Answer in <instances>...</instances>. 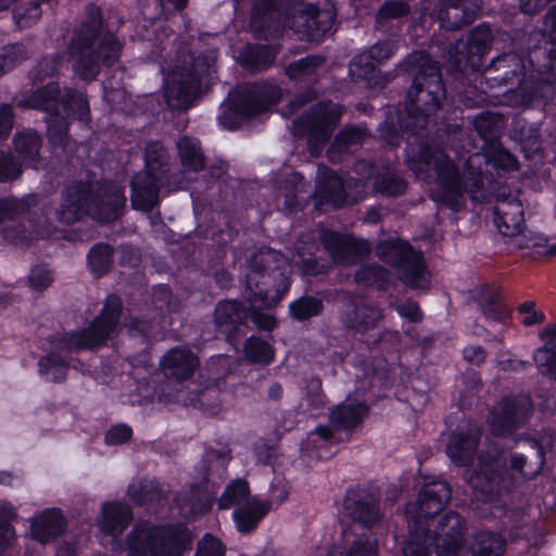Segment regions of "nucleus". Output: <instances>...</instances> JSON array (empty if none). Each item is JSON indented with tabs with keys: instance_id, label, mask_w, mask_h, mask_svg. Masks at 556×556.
Listing matches in <instances>:
<instances>
[{
	"instance_id": "nucleus-5",
	"label": "nucleus",
	"mask_w": 556,
	"mask_h": 556,
	"mask_svg": "<svg viewBox=\"0 0 556 556\" xmlns=\"http://www.w3.org/2000/svg\"><path fill=\"white\" fill-rule=\"evenodd\" d=\"M191 535L181 527L137 523L127 536L130 556H182L190 549Z\"/></svg>"
},
{
	"instance_id": "nucleus-51",
	"label": "nucleus",
	"mask_w": 556,
	"mask_h": 556,
	"mask_svg": "<svg viewBox=\"0 0 556 556\" xmlns=\"http://www.w3.org/2000/svg\"><path fill=\"white\" fill-rule=\"evenodd\" d=\"M405 187L404 180L393 173L379 177L375 182V189L387 195L400 194L405 190Z\"/></svg>"
},
{
	"instance_id": "nucleus-12",
	"label": "nucleus",
	"mask_w": 556,
	"mask_h": 556,
	"mask_svg": "<svg viewBox=\"0 0 556 556\" xmlns=\"http://www.w3.org/2000/svg\"><path fill=\"white\" fill-rule=\"evenodd\" d=\"M161 150L157 143H152L147 148L146 163L147 170L138 173L131 181V205L136 210L150 211L159 201L160 177L154 173L161 168V155L153 157L152 153Z\"/></svg>"
},
{
	"instance_id": "nucleus-46",
	"label": "nucleus",
	"mask_w": 556,
	"mask_h": 556,
	"mask_svg": "<svg viewBox=\"0 0 556 556\" xmlns=\"http://www.w3.org/2000/svg\"><path fill=\"white\" fill-rule=\"evenodd\" d=\"M244 352L245 356L254 363L268 364L274 358L271 346L258 338H250L244 344Z\"/></svg>"
},
{
	"instance_id": "nucleus-54",
	"label": "nucleus",
	"mask_w": 556,
	"mask_h": 556,
	"mask_svg": "<svg viewBox=\"0 0 556 556\" xmlns=\"http://www.w3.org/2000/svg\"><path fill=\"white\" fill-rule=\"evenodd\" d=\"M526 129V127H523ZM528 135L523 138L525 134H521L520 141L522 150L527 157H534L541 151V142L539 138V129L533 126L527 127Z\"/></svg>"
},
{
	"instance_id": "nucleus-55",
	"label": "nucleus",
	"mask_w": 556,
	"mask_h": 556,
	"mask_svg": "<svg viewBox=\"0 0 556 556\" xmlns=\"http://www.w3.org/2000/svg\"><path fill=\"white\" fill-rule=\"evenodd\" d=\"M408 13V5L401 0L386 2L378 12V20L396 18Z\"/></svg>"
},
{
	"instance_id": "nucleus-25",
	"label": "nucleus",
	"mask_w": 556,
	"mask_h": 556,
	"mask_svg": "<svg viewBox=\"0 0 556 556\" xmlns=\"http://www.w3.org/2000/svg\"><path fill=\"white\" fill-rule=\"evenodd\" d=\"M446 2L439 17L442 25L448 29L470 24L480 9V0H446Z\"/></svg>"
},
{
	"instance_id": "nucleus-27",
	"label": "nucleus",
	"mask_w": 556,
	"mask_h": 556,
	"mask_svg": "<svg viewBox=\"0 0 556 556\" xmlns=\"http://www.w3.org/2000/svg\"><path fill=\"white\" fill-rule=\"evenodd\" d=\"M344 506L348 515L365 527H370L380 518L378 501L372 495L350 494Z\"/></svg>"
},
{
	"instance_id": "nucleus-33",
	"label": "nucleus",
	"mask_w": 556,
	"mask_h": 556,
	"mask_svg": "<svg viewBox=\"0 0 556 556\" xmlns=\"http://www.w3.org/2000/svg\"><path fill=\"white\" fill-rule=\"evenodd\" d=\"M542 338L545 344L534 352V362L541 372L556 379V326L547 327Z\"/></svg>"
},
{
	"instance_id": "nucleus-28",
	"label": "nucleus",
	"mask_w": 556,
	"mask_h": 556,
	"mask_svg": "<svg viewBox=\"0 0 556 556\" xmlns=\"http://www.w3.org/2000/svg\"><path fill=\"white\" fill-rule=\"evenodd\" d=\"M64 530V518L58 509H47L31 519V536L46 544Z\"/></svg>"
},
{
	"instance_id": "nucleus-26",
	"label": "nucleus",
	"mask_w": 556,
	"mask_h": 556,
	"mask_svg": "<svg viewBox=\"0 0 556 556\" xmlns=\"http://www.w3.org/2000/svg\"><path fill=\"white\" fill-rule=\"evenodd\" d=\"M132 515L130 508L118 502H108L102 505L98 525L104 533L117 536L127 528Z\"/></svg>"
},
{
	"instance_id": "nucleus-43",
	"label": "nucleus",
	"mask_w": 556,
	"mask_h": 556,
	"mask_svg": "<svg viewBox=\"0 0 556 556\" xmlns=\"http://www.w3.org/2000/svg\"><path fill=\"white\" fill-rule=\"evenodd\" d=\"M16 152L24 161L35 166L36 156L40 149V138L36 132H24L17 135L14 139Z\"/></svg>"
},
{
	"instance_id": "nucleus-53",
	"label": "nucleus",
	"mask_w": 556,
	"mask_h": 556,
	"mask_svg": "<svg viewBox=\"0 0 556 556\" xmlns=\"http://www.w3.org/2000/svg\"><path fill=\"white\" fill-rule=\"evenodd\" d=\"M388 274L380 266L363 267L355 274V280L359 285L372 286L379 282L387 281Z\"/></svg>"
},
{
	"instance_id": "nucleus-3",
	"label": "nucleus",
	"mask_w": 556,
	"mask_h": 556,
	"mask_svg": "<svg viewBox=\"0 0 556 556\" xmlns=\"http://www.w3.org/2000/svg\"><path fill=\"white\" fill-rule=\"evenodd\" d=\"M125 204L126 197L115 184H79L66 189L58 215L64 224L76 222L83 214H90L99 222L110 223L121 216Z\"/></svg>"
},
{
	"instance_id": "nucleus-4",
	"label": "nucleus",
	"mask_w": 556,
	"mask_h": 556,
	"mask_svg": "<svg viewBox=\"0 0 556 556\" xmlns=\"http://www.w3.org/2000/svg\"><path fill=\"white\" fill-rule=\"evenodd\" d=\"M59 88L54 83H49L45 88L38 89L28 98L21 100L18 105L23 108L46 111L48 137L54 144H63L67 132V123L59 114V108L67 113H73L77 118L84 119L89 114V105L81 92L66 89L59 100Z\"/></svg>"
},
{
	"instance_id": "nucleus-17",
	"label": "nucleus",
	"mask_w": 556,
	"mask_h": 556,
	"mask_svg": "<svg viewBox=\"0 0 556 556\" xmlns=\"http://www.w3.org/2000/svg\"><path fill=\"white\" fill-rule=\"evenodd\" d=\"M281 90L275 85L260 84L244 87L235 100L237 111L243 116L257 115L280 100Z\"/></svg>"
},
{
	"instance_id": "nucleus-9",
	"label": "nucleus",
	"mask_w": 556,
	"mask_h": 556,
	"mask_svg": "<svg viewBox=\"0 0 556 556\" xmlns=\"http://www.w3.org/2000/svg\"><path fill=\"white\" fill-rule=\"evenodd\" d=\"M122 312V301L115 295L106 299L101 314L88 329L68 333L60 342L64 351L92 350L111 339L117 331L118 318Z\"/></svg>"
},
{
	"instance_id": "nucleus-15",
	"label": "nucleus",
	"mask_w": 556,
	"mask_h": 556,
	"mask_svg": "<svg viewBox=\"0 0 556 556\" xmlns=\"http://www.w3.org/2000/svg\"><path fill=\"white\" fill-rule=\"evenodd\" d=\"M199 78L189 68L176 67L165 79L164 98L173 110L189 108L195 97Z\"/></svg>"
},
{
	"instance_id": "nucleus-34",
	"label": "nucleus",
	"mask_w": 556,
	"mask_h": 556,
	"mask_svg": "<svg viewBox=\"0 0 556 556\" xmlns=\"http://www.w3.org/2000/svg\"><path fill=\"white\" fill-rule=\"evenodd\" d=\"M367 414L364 404L346 401L331 412L330 421L333 427L349 430L356 427Z\"/></svg>"
},
{
	"instance_id": "nucleus-22",
	"label": "nucleus",
	"mask_w": 556,
	"mask_h": 556,
	"mask_svg": "<svg viewBox=\"0 0 556 556\" xmlns=\"http://www.w3.org/2000/svg\"><path fill=\"white\" fill-rule=\"evenodd\" d=\"M359 526L342 530L343 545L333 547L328 556H378L376 540L367 532H358Z\"/></svg>"
},
{
	"instance_id": "nucleus-36",
	"label": "nucleus",
	"mask_w": 556,
	"mask_h": 556,
	"mask_svg": "<svg viewBox=\"0 0 556 556\" xmlns=\"http://www.w3.org/2000/svg\"><path fill=\"white\" fill-rule=\"evenodd\" d=\"M278 13L273 9L270 2H257L252 11L251 28L257 36H266L278 30V26L271 23Z\"/></svg>"
},
{
	"instance_id": "nucleus-47",
	"label": "nucleus",
	"mask_w": 556,
	"mask_h": 556,
	"mask_svg": "<svg viewBox=\"0 0 556 556\" xmlns=\"http://www.w3.org/2000/svg\"><path fill=\"white\" fill-rule=\"evenodd\" d=\"M112 249L109 244L96 245L88 255L89 266L97 276H102L112 264Z\"/></svg>"
},
{
	"instance_id": "nucleus-23",
	"label": "nucleus",
	"mask_w": 556,
	"mask_h": 556,
	"mask_svg": "<svg viewBox=\"0 0 556 556\" xmlns=\"http://www.w3.org/2000/svg\"><path fill=\"white\" fill-rule=\"evenodd\" d=\"M523 208L517 199H505L497 202L494 208V224L505 237L517 235L523 226Z\"/></svg>"
},
{
	"instance_id": "nucleus-37",
	"label": "nucleus",
	"mask_w": 556,
	"mask_h": 556,
	"mask_svg": "<svg viewBox=\"0 0 556 556\" xmlns=\"http://www.w3.org/2000/svg\"><path fill=\"white\" fill-rule=\"evenodd\" d=\"M473 125L479 136L484 140V146H489L492 141H497V135L503 127V118L498 114L483 112L475 117Z\"/></svg>"
},
{
	"instance_id": "nucleus-21",
	"label": "nucleus",
	"mask_w": 556,
	"mask_h": 556,
	"mask_svg": "<svg viewBox=\"0 0 556 556\" xmlns=\"http://www.w3.org/2000/svg\"><path fill=\"white\" fill-rule=\"evenodd\" d=\"M452 495L450 485L444 481L426 484L419 493L416 515L418 522L441 513Z\"/></svg>"
},
{
	"instance_id": "nucleus-19",
	"label": "nucleus",
	"mask_w": 556,
	"mask_h": 556,
	"mask_svg": "<svg viewBox=\"0 0 556 556\" xmlns=\"http://www.w3.org/2000/svg\"><path fill=\"white\" fill-rule=\"evenodd\" d=\"M199 366V357L186 348L169 350L161 361V368L165 377L176 381L190 379Z\"/></svg>"
},
{
	"instance_id": "nucleus-29",
	"label": "nucleus",
	"mask_w": 556,
	"mask_h": 556,
	"mask_svg": "<svg viewBox=\"0 0 556 556\" xmlns=\"http://www.w3.org/2000/svg\"><path fill=\"white\" fill-rule=\"evenodd\" d=\"M395 49L394 42L378 43L371 47L368 53L355 56L351 62L350 72L359 78H367L375 70L372 61L382 62L390 59Z\"/></svg>"
},
{
	"instance_id": "nucleus-35",
	"label": "nucleus",
	"mask_w": 556,
	"mask_h": 556,
	"mask_svg": "<svg viewBox=\"0 0 556 556\" xmlns=\"http://www.w3.org/2000/svg\"><path fill=\"white\" fill-rule=\"evenodd\" d=\"M248 312L236 301L219 302L215 308L217 327L229 330L244 321Z\"/></svg>"
},
{
	"instance_id": "nucleus-20",
	"label": "nucleus",
	"mask_w": 556,
	"mask_h": 556,
	"mask_svg": "<svg viewBox=\"0 0 556 556\" xmlns=\"http://www.w3.org/2000/svg\"><path fill=\"white\" fill-rule=\"evenodd\" d=\"M479 434L480 431L476 425L466 429L458 427L446 446L450 459L458 466L468 465L476 453Z\"/></svg>"
},
{
	"instance_id": "nucleus-14",
	"label": "nucleus",
	"mask_w": 556,
	"mask_h": 556,
	"mask_svg": "<svg viewBox=\"0 0 556 556\" xmlns=\"http://www.w3.org/2000/svg\"><path fill=\"white\" fill-rule=\"evenodd\" d=\"M531 409L532 403L527 395L501 401L490 417L491 430L497 435L511 432L527 421Z\"/></svg>"
},
{
	"instance_id": "nucleus-45",
	"label": "nucleus",
	"mask_w": 556,
	"mask_h": 556,
	"mask_svg": "<svg viewBox=\"0 0 556 556\" xmlns=\"http://www.w3.org/2000/svg\"><path fill=\"white\" fill-rule=\"evenodd\" d=\"M28 58L27 49L15 43L0 49V77Z\"/></svg>"
},
{
	"instance_id": "nucleus-2",
	"label": "nucleus",
	"mask_w": 556,
	"mask_h": 556,
	"mask_svg": "<svg viewBox=\"0 0 556 556\" xmlns=\"http://www.w3.org/2000/svg\"><path fill=\"white\" fill-rule=\"evenodd\" d=\"M87 18L75 30L67 52L73 71L85 80L94 79L102 66H112L119 58L122 46L102 24L98 8L88 9Z\"/></svg>"
},
{
	"instance_id": "nucleus-44",
	"label": "nucleus",
	"mask_w": 556,
	"mask_h": 556,
	"mask_svg": "<svg viewBox=\"0 0 556 556\" xmlns=\"http://www.w3.org/2000/svg\"><path fill=\"white\" fill-rule=\"evenodd\" d=\"M66 370V363L56 354H49L39 361V372L46 380L61 381Z\"/></svg>"
},
{
	"instance_id": "nucleus-16",
	"label": "nucleus",
	"mask_w": 556,
	"mask_h": 556,
	"mask_svg": "<svg viewBox=\"0 0 556 556\" xmlns=\"http://www.w3.org/2000/svg\"><path fill=\"white\" fill-rule=\"evenodd\" d=\"M340 316L346 328L364 332L374 329L383 318V313L368 299L358 296L344 305Z\"/></svg>"
},
{
	"instance_id": "nucleus-18",
	"label": "nucleus",
	"mask_w": 556,
	"mask_h": 556,
	"mask_svg": "<svg viewBox=\"0 0 556 556\" xmlns=\"http://www.w3.org/2000/svg\"><path fill=\"white\" fill-rule=\"evenodd\" d=\"M321 240L325 248L331 253L333 261L343 265L353 264L369 252L366 241L348 235L325 231Z\"/></svg>"
},
{
	"instance_id": "nucleus-38",
	"label": "nucleus",
	"mask_w": 556,
	"mask_h": 556,
	"mask_svg": "<svg viewBox=\"0 0 556 556\" xmlns=\"http://www.w3.org/2000/svg\"><path fill=\"white\" fill-rule=\"evenodd\" d=\"M503 539L491 532H481L475 535L471 544L472 556H501L504 551Z\"/></svg>"
},
{
	"instance_id": "nucleus-31",
	"label": "nucleus",
	"mask_w": 556,
	"mask_h": 556,
	"mask_svg": "<svg viewBox=\"0 0 556 556\" xmlns=\"http://www.w3.org/2000/svg\"><path fill=\"white\" fill-rule=\"evenodd\" d=\"M316 195L318 203H332L336 207L345 202V187L340 177L329 169L320 172Z\"/></svg>"
},
{
	"instance_id": "nucleus-59",
	"label": "nucleus",
	"mask_w": 556,
	"mask_h": 556,
	"mask_svg": "<svg viewBox=\"0 0 556 556\" xmlns=\"http://www.w3.org/2000/svg\"><path fill=\"white\" fill-rule=\"evenodd\" d=\"M59 68V59L55 56H49L42 59L33 71V77L36 80H41L45 77L54 75Z\"/></svg>"
},
{
	"instance_id": "nucleus-50",
	"label": "nucleus",
	"mask_w": 556,
	"mask_h": 556,
	"mask_svg": "<svg viewBox=\"0 0 556 556\" xmlns=\"http://www.w3.org/2000/svg\"><path fill=\"white\" fill-rule=\"evenodd\" d=\"M324 60L320 56L312 55L304 58L287 67V74L290 78L301 79L304 76L311 75L314 71L323 64Z\"/></svg>"
},
{
	"instance_id": "nucleus-48",
	"label": "nucleus",
	"mask_w": 556,
	"mask_h": 556,
	"mask_svg": "<svg viewBox=\"0 0 556 556\" xmlns=\"http://www.w3.org/2000/svg\"><path fill=\"white\" fill-rule=\"evenodd\" d=\"M323 303L314 298H301L289 306L291 316L296 320H304L320 313Z\"/></svg>"
},
{
	"instance_id": "nucleus-61",
	"label": "nucleus",
	"mask_w": 556,
	"mask_h": 556,
	"mask_svg": "<svg viewBox=\"0 0 556 556\" xmlns=\"http://www.w3.org/2000/svg\"><path fill=\"white\" fill-rule=\"evenodd\" d=\"M21 174V167L5 153H0V181L13 179Z\"/></svg>"
},
{
	"instance_id": "nucleus-57",
	"label": "nucleus",
	"mask_w": 556,
	"mask_h": 556,
	"mask_svg": "<svg viewBox=\"0 0 556 556\" xmlns=\"http://www.w3.org/2000/svg\"><path fill=\"white\" fill-rule=\"evenodd\" d=\"M53 281L50 270L43 266L34 267L29 274L30 287L36 291L48 288Z\"/></svg>"
},
{
	"instance_id": "nucleus-63",
	"label": "nucleus",
	"mask_w": 556,
	"mask_h": 556,
	"mask_svg": "<svg viewBox=\"0 0 556 556\" xmlns=\"http://www.w3.org/2000/svg\"><path fill=\"white\" fill-rule=\"evenodd\" d=\"M399 315L410 323H419L422 319V313L417 303L406 301L395 306Z\"/></svg>"
},
{
	"instance_id": "nucleus-49",
	"label": "nucleus",
	"mask_w": 556,
	"mask_h": 556,
	"mask_svg": "<svg viewBox=\"0 0 556 556\" xmlns=\"http://www.w3.org/2000/svg\"><path fill=\"white\" fill-rule=\"evenodd\" d=\"M480 308L489 321H504L508 316L507 308L491 293L480 301Z\"/></svg>"
},
{
	"instance_id": "nucleus-41",
	"label": "nucleus",
	"mask_w": 556,
	"mask_h": 556,
	"mask_svg": "<svg viewBox=\"0 0 556 556\" xmlns=\"http://www.w3.org/2000/svg\"><path fill=\"white\" fill-rule=\"evenodd\" d=\"M50 0H30L18 5L14 12V20L20 28H28L35 25L41 17V4Z\"/></svg>"
},
{
	"instance_id": "nucleus-60",
	"label": "nucleus",
	"mask_w": 556,
	"mask_h": 556,
	"mask_svg": "<svg viewBox=\"0 0 556 556\" xmlns=\"http://www.w3.org/2000/svg\"><path fill=\"white\" fill-rule=\"evenodd\" d=\"M308 391L306 394L307 405L311 409H319L325 406L326 401L321 392V383L319 380H312L307 387Z\"/></svg>"
},
{
	"instance_id": "nucleus-8",
	"label": "nucleus",
	"mask_w": 556,
	"mask_h": 556,
	"mask_svg": "<svg viewBox=\"0 0 556 556\" xmlns=\"http://www.w3.org/2000/svg\"><path fill=\"white\" fill-rule=\"evenodd\" d=\"M509 462L511 469L519 471L523 477H530L532 473L525 471L526 458L522 455H509L507 458L502 454L496 456H479L478 467L468 476V482L472 490L484 501H492L503 491L508 489L509 483L498 472L502 464Z\"/></svg>"
},
{
	"instance_id": "nucleus-11",
	"label": "nucleus",
	"mask_w": 556,
	"mask_h": 556,
	"mask_svg": "<svg viewBox=\"0 0 556 556\" xmlns=\"http://www.w3.org/2000/svg\"><path fill=\"white\" fill-rule=\"evenodd\" d=\"M327 0H303L291 16L285 17L283 24L308 40H319L331 29L332 12L319 9Z\"/></svg>"
},
{
	"instance_id": "nucleus-40",
	"label": "nucleus",
	"mask_w": 556,
	"mask_h": 556,
	"mask_svg": "<svg viewBox=\"0 0 556 556\" xmlns=\"http://www.w3.org/2000/svg\"><path fill=\"white\" fill-rule=\"evenodd\" d=\"M249 485L244 480H235L231 482L218 501L220 509H227L231 506L239 507L249 501Z\"/></svg>"
},
{
	"instance_id": "nucleus-56",
	"label": "nucleus",
	"mask_w": 556,
	"mask_h": 556,
	"mask_svg": "<svg viewBox=\"0 0 556 556\" xmlns=\"http://www.w3.org/2000/svg\"><path fill=\"white\" fill-rule=\"evenodd\" d=\"M225 549L220 541L216 538L206 534L198 545V551L194 556H224Z\"/></svg>"
},
{
	"instance_id": "nucleus-58",
	"label": "nucleus",
	"mask_w": 556,
	"mask_h": 556,
	"mask_svg": "<svg viewBox=\"0 0 556 556\" xmlns=\"http://www.w3.org/2000/svg\"><path fill=\"white\" fill-rule=\"evenodd\" d=\"M365 138V131L358 128H348L338 135L337 143L339 144L340 149H349L353 146L362 143Z\"/></svg>"
},
{
	"instance_id": "nucleus-10",
	"label": "nucleus",
	"mask_w": 556,
	"mask_h": 556,
	"mask_svg": "<svg viewBox=\"0 0 556 556\" xmlns=\"http://www.w3.org/2000/svg\"><path fill=\"white\" fill-rule=\"evenodd\" d=\"M377 253L387 263L400 266L401 280L413 289L428 285V275L421 255L401 240H390L378 245Z\"/></svg>"
},
{
	"instance_id": "nucleus-32",
	"label": "nucleus",
	"mask_w": 556,
	"mask_h": 556,
	"mask_svg": "<svg viewBox=\"0 0 556 556\" xmlns=\"http://www.w3.org/2000/svg\"><path fill=\"white\" fill-rule=\"evenodd\" d=\"M180 514L186 518H193L207 513L213 500L206 491L200 488H191L178 494L176 497Z\"/></svg>"
},
{
	"instance_id": "nucleus-42",
	"label": "nucleus",
	"mask_w": 556,
	"mask_h": 556,
	"mask_svg": "<svg viewBox=\"0 0 556 556\" xmlns=\"http://www.w3.org/2000/svg\"><path fill=\"white\" fill-rule=\"evenodd\" d=\"M275 58V53L264 46L247 47L241 55L242 64L251 71H258L267 67Z\"/></svg>"
},
{
	"instance_id": "nucleus-30",
	"label": "nucleus",
	"mask_w": 556,
	"mask_h": 556,
	"mask_svg": "<svg viewBox=\"0 0 556 556\" xmlns=\"http://www.w3.org/2000/svg\"><path fill=\"white\" fill-rule=\"evenodd\" d=\"M269 509L270 504L257 497L247 501L233 511V518L238 530L241 533H249L253 531Z\"/></svg>"
},
{
	"instance_id": "nucleus-1",
	"label": "nucleus",
	"mask_w": 556,
	"mask_h": 556,
	"mask_svg": "<svg viewBox=\"0 0 556 556\" xmlns=\"http://www.w3.org/2000/svg\"><path fill=\"white\" fill-rule=\"evenodd\" d=\"M482 152L473 153L463 163L464 172L459 173L456 165L444 151L426 149L420 153L419 160L412 163L415 174L426 180L435 181L432 199L453 211L462 205L465 193L472 198L482 188L483 166L492 163L504 170L518 168L517 159L505 150L500 141H492L483 146Z\"/></svg>"
},
{
	"instance_id": "nucleus-13",
	"label": "nucleus",
	"mask_w": 556,
	"mask_h": 556,
	"mask_svg": "<svg viewBox=\"0 0 556 556\" xmlns=\"http://www.w3.org/2000/svg\"><path fill=\"white\" fill-rule=\"evenodd\" d=\"M342 109L334 103L321 102L312 112L296 124L299 134H308V146L313 154L319 151L329 138L332 129L339 123Z\"/></svg>"
},
{
	"instance_id": "nucleus-62",
	"label": "nucleus",
	"mask_w": 556,
	"mask_h": 556,
	"mask_svg": "<svg viewBox=\"0 0 556 556\" xmlns=\"http://www.w3.org/2000/svg\"><path fill=\"white\" fill-rule=\"evenodd\" d=\"M131 428L127 425H116L112 427L105 434V442L108 444H122L130 439Z\"/></svg>"
},
{
	"instance_id": "nucleus-7",
	"label": "nucleus",
	"mask_w": 556,
	"mask_h": 556,
	"mask_svg": "<svg viewBox=\"0 0 556 556\" xmlns=\"http://www.w3.org/2000/svg\"><path fill=\"white\" fill-rule=\"evenodd\" d=\"M445 90L441 79L438 65L428 59L421 71L416 75L407 93V101L410 108L407 127L422 128L427 118L439 108Z\"/></svg>"
},
{
	"instance_id": "nucleus-24",
	"label": "nucleus",
	"mask_w": 556,
	"mask_h": 556,
	"mask_svg": "<svg viewBox=\"0 0 556 556\" xmlns=\"http://www.w3.org/2000/svg\"><path fill=\"white\" fill-rule=\"evenodd\" d=\"M252 276H248V287L245 290V298L250 303V313L252 320L256 324V326L264 330H271L275 328L276 320L269 314H264L258 312L260 309L270 308L276 305L282 298V294L274 296H268L267 292L261 290H253L252 285Z\"/></svg>"
},
{
	"instance_id": "nucleus-52",
	"label": "nucleus",
	"mask_w": 556,
	"mask_h": 556,
	"mask_svg": "<svg viewBox=\"0 0 556 556\" xmlns=\"http://www.w3.org/2000/svg\"><path fill=\"white\" fill-rule=\"evenodd\" d=\"M509 238H511V243L518 249L542 247L546 242V239L543 235L530 230H525L523 226L517 235H511Z\"/></svg>"
},
{
	"instance_id": "nucleus-64",
	"label": "nucleus",
	"mask_w": 556,
	"mask_h": 556,
	"mask_svg": "<svg viewBox=\"0 0 556 556\" xmlns=\"http://www.w3.org/2000/svg\"><path fill=\"white\" fill-rule=\"evenodd\" d=\"M128 495L136 503H147L152 500L149 485L142 481H134L128 486Z\"/></svg>"
},
{
	"instance_id": "nucleus-6",
	"label": "nucleus",
	"mask_w": 556,
	"mask_h": 556,
	"mask_svg": "<svg viewBox=\"0 0 556 556\" xmlns=\"http://www.w3.org/2000/svg\"><path fill=\"white\" fill-rule=\"evenodd\" d=\"M435 544L421 527L409 531L407 542L403 547V556H437L455 555L462 544L464 521L456 513H448L440 519L435 528Z\"/></svg>"
},
{
	"instance_id": "nucleus-39",
	"label": "nucleus",
	"mask_w": 556,
	"mask_h": 556,
	"mask_svg": "<svg viewBox=\"0 0 556 556\" xmlns=\"http://www.w3.org/2000/svg\"><path fill=\"white\" fill-rule=\"evenodd\" d=\"M177 148L184 166L198 172L204 166V159L199 147V141L192 138H181Z\"/></svg>"
}]
</instances>
